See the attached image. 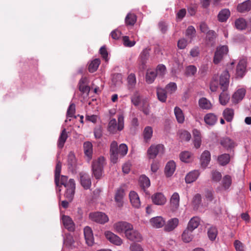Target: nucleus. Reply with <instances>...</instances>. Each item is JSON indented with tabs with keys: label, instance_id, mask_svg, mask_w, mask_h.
I'll list each match as a JSON object with an SVG mask.
<instances>
[{
	"label": "nucleus",
	"instance_id": "nucleus-1",
	"mask_svg": "<svg viewBox=\"0 0 251 251\" xmlns=\"http://www.w3.org/2000/svg\"><path fill=\"white\" fill-rule=\"evenodd\" d=\"M128 151L127 146L122 144L118 147L117 143L114 141L110 145V155L111 162L116 163L118 161L119 157H123L126 154Z\"/></svg>",
	"mask_w": 251,
	"mask_h": 251
},
{
	"label": "nucleus",
	"instance_id": "nucleus-2",
	"mask_svg": "<svg viewBox=\"0 0 251 251\" xmlns=\"http://www.w3.org/2000/svg\"><path fill=\"white\" fill-rule=\"evenodd\" d=\"M105 163L104 158L101 156L92 162V174L96 179H99L101 177Z\"/></svg>",
	"mask_w": 251,
	"mask_h": 251
},
{
	"label": "nucleus",
	"instance_id": "nucleus-3",
	"mask_svg": "<svg viewBox=\"0 0 251 251\" xmlns=\"http://www.w3.org/2000/svg\"><path fill=\"white\" fill-rule=\"evenodd\" d=\"M124 127V117L122 114L119 115L118 117V125L115 119H111L108 126V130L112 134L116 133L117 130L121 131Z\"/></svg>",
	"mask_w": 251,
	"mask_h": 251
},
{
	"label": "nucleus",
	"instance_id": "nucleus-4",
	"mask_svg": "<svg viewBox=\"0 0 251 251\" xmlns=\"http://www.w3.org/2000/svg\"><path fill=\"white\" fill-rule=\"evenodd\" d=\"M164 151V147L162 144L152 145L148 149L147 154L150 159H154L159 153L163 154Z\"/></svg>",
	"mask_w": 251,
	"mask_h": 251
},
{
	"label": "nucleus",
	"instance_id": "nucleus-5",
	"mask_svg": "<svg viewBox=\"0 0 251 251\" xmlns=\"http://www.w3.org/2000/svg\"><path fill=\"white\" fill-rule=\"evenodd\" d=\"M66 191L64 194L65 197L69 201L73 199L75 189V183L74 179H70V182L65 187Z\"/></svg>",
	"mask_w": 251,
	"mask_h": 251
},
{
	"label": "nucleus",
	"instance_id": "nucleus-6",
	"mask_svg": "<svg viewBox=\"0 0 251 251\" xmlns=\"http://www.w3.org/2000/svg\"><path fill=\"white\" fill-rule=\"evenodd\" d=\"M113 227L117 232L124 233L126 235V233L132 228V225L126 221H119L114 225Z\"/></svg>",
	"mask_w": 251,
	"mask_h": 251
},
{
	"label": "nucleus",
	"instance_id": "nucleus-7",
	"mask_svg": "<svg viewBox=\"0 0 251 251\" xmlns=\"http://www.w3.org/2000/svg\"><path fill=\"white\" fill-rule=\"evenodd\" d=\"M150 49L148 48L144 49L141 52L138 61H139V68L141 71H143L146 69V63L150 56Z\"/></svg>",
	"mask_w": 251,
	"mask_h": 251
},
{
	"label": "nucleus",
	"instance_id": "nucleus-8",
	"mask_svg": "<svg viewBox=\"0 0 251 251\" xmlns=\"http://www.w3.org/2000/svg\"><path fill=\"white\" fill-rule=\"evenodd\" d=\"M230 75L227 70L223 72L220 76V85L223 91L227 90L229 83Z\"/></svg>",
	"mask_w": 251,
	"mask_h": 251
},
{
	"label": "nucleus",
	"instance_id": "nucleus-9",
	"mask_svg": "<svg viewBox=\"0 0 251 251\" xmlns=\"http://www.w3.org/2000/svg\"><path fill=\"white\" fill-rule=\"evenodd\" d=\"M228 49L226 46H223L217 49L215 53L213 62L215 64H218L222 59L225 55L228 52Z\"/></svg>",
	"mask_w": 251,
	"mask_h": 251
},
{
	"label": "nucleus",
	"instance_id": "nucleus-10",
	"mask_svg": "<svg viewBox=\"0 0 251 251\" xmlns=\"http://www.w3.org/2000/svg\"><path fill=\"white\" fill-rule=\"evenodd\" d=\"M247 72V61L245 59L240 60L236 67V77L243 78Z\"/></svg>",
	"mask_w": 251,
	"mask_h": 251
},
{
	"label": "nucleus",
	"instance_id": "nucleus-11",
	"mask_svg": "<svg viewBox=\"0 0 251 251\" xmlns=\"http://www.w3.org/2000/svg\"><path fill=\"white\" fill-rule=\"evenodd\" d=\"M125 236L128 240L136 242H141L143 239L141 234L137 230L133 229L132 226V228L126 233Z\"/></svg>",
	"mask_w": 251,
	"mask_h": 251
},
{
	"label": "nucleus",
	"instance_id": "nucleus-12",
	"mask_svg": "<svg viewBox=\"0 0 251 251\" xmlns=\"http://www.w3.org/2000/svg\"><path fill=\"white\" fill-rule=\"evenodd\" d=\"M104 235L108 241L116 246H121L123 244L122 239L120 237L111 231H105Z\"/></svg>",
	"mask_w": 251,
	"mask_h": 251
},
{
	"label": "nucleus",
	"instance_id": "nucleus-13",
	"mask_svg": "<svg viewBox=\"0 0 251 251\" xmlns=\"http://www.w3.org/2000/svg\"><path fill=\"white\" fill-rule=\"evenodd\" d=\"M126 195L125 190L122 188H118L115 192L114 199L118 207H121L123 205V199Z\"/></svg>",
	"mask_w": 251,
	"mask_h": 251
},
{
	"label": "nucleus",
	"instance_id": "nucleus-14",
	"mask_svg": "<svg viewBox=\"0 0 251 251\" xmlns=\"http://www.w3.org/2000/svg\"><path fill=\"white\" fill-rule=\"evenodd\" d=\"M79 175L81 186L86 190L90 189L91 186V179L89 175L84 172H80Z\"/></svg>",
	"mask_w": 251,
	"mask_h": 251
},
{
	"label": "nucleus",
	"instance_id": "nucleus-15",
	"mask_svg": "<svg viewBox=\"0 0 251 251\" xmlns=\"http://www.w3.org/2000/svg\"><path fill=\"white\" fill-rule=\"evenodd\" d=\"M84 235L86 244L88 246H92L94 242V238L92 229L86 226L84 228Z\"/></svg>",
	"mask_w": 251,
	"mask_h": 251
},
{
	"label": "nucleus",
	"instance_id": "nucleus-16",
	"mask_svg": "<svg viewBox=\"0 0 251 251\" xmlns=\"http://www.w3.org/2000/svg\"><path fill=\"white\" fill-rule=\"evenodd\" d=\"M192 205L195 210L202 211L201 208L203 206V204L201 203V197L200 194H197L193 197Z\"/></svg>",
	"mask_w": 251,
	"mask_h": 251
},
{
	"label": "nucleus",
	"instance_id": "nucleus-17",
	"mask_svg": "<svg viewBox=\"0 0 251 251\" xmlns=\"http://www.w3.org/2000/svg\"><path fill=\"white\" fill-rule=\"evenodd\" d=\"M179 205V196L177 193H174L170 199V208L172 211H176Z\"/></svg>",
	"mask_w": 251,
	"mask_h": 251
},
{
	"label": "nucleus",
	"instance_id": "nucleus-18",
	"mask_svg": "<svg viewBox=\"0 0 251 251\" xmlns=\"http://www.w3.org/2000/svg\"><path fill=\"white\" fill-rule=\"evenodd\" d=\"M246 94V90L241 88L237 90L232 95V100L235 103H238L243 100Z\"/></svg>",
	"mask_w": 251,
	"mask_h": 251
},
{
	"label": "nucleus",
	"instance_id": "nucleus-19",
	"mask_svg": "<svg viewBox=\"0 0 251 251\" xmlns=\"http://www.w3.org/2000/svg\"><path fill=\"white\" fill-rule=\"evenodd\" d=\"M130 202L135 208H139L141 203L138 195L135 191H131L129 194Z\"/></svg>",
	"mask_w": 251,
	"mask_h": 251
},
{
	"label": "nucleus",
	"instance_id": "nucleus-20",
	"mask_svg": "<svg viewBox=\"0 0 251 251\" xmlns=\"http://www.w3.org/2000/svg\"><path fill=\"white\" fill-rule=\"evenodd\" d=\"M211 160V154L209 151H204L201 154L200 161L201 165L204 168H206Z\"/></svg>",
	"mask_w": 251,
	"mask_h": 251
},
{
	"label": "nucleus",
	"instance_id": "nucleus-21",
	"mask_svg": "<svg viewBox=\"0 0 251 251\" xmlns=\"http://www.w3.org/2000/svg\"><path fill=\"white\" fill-rule=\"evenodd\" d=\"M152 202L156 205H163L166 202L164 196L161 193H157L153 195L152 197Z\"/></svg>",
	"mask_w": 251,
	"mask_h": 251
},
{
	"label": "nucleus",
	"instance_id": "nucleus-22",
	"mask_svg": "<svg viewBox=\"0 0 251 251\" xmlns=\"http://www.w3.org/2000/svg\"><path fill=\"white\" fill-rule=\"evenodd\" d=\"M237 10L240 13H245L251 10V0H248L238 4Z\"/></svg>",
	"mask_w": 251,
	"mask_h": 251
},
{
	"label": "nucleus",
	"instance_id": "nucleus-23",
	"mask_svg": "<svg viewBox=\"0 0 251 251\" xmlns=\"http://www.w3.org/2000/svg\"><path fill=\"white\" fill-rule=\"evenodd\" d=\"M200 173L198 170H193L185 176V181L187 183H191L195 181L200 176Z\"/></svg>",
	"mask_w": 251,
	"mask_h": 251
},
{
	"label": "nucleus",
	"instance_id": "nucleus-24",
	"mask_svg": "<svg viewBox=\"0 0 251 251\" xmlns=\"http://www.w3.org/2000/svg\"><path fill=\"white\" fill-rule=\"evenodd\" d=\"M176 169V164L174 161L168 162L165 168V174L168 177L171 176L174 174Z\"/></svg>",
	"mask_w": 251,
	"mask_h": 251
},
{
	"label": "nucleus",
	"instance_id": "nucleus-25",
	"mask_svg": "<svg viewBox=\"0 0 251 251\" xmlns=\"http://www.w3.org/2000/svg\"><path fill=\"white\" fill-rule=\"evenodd\" d=\"M68 137L66 130L65 128H64L62 130L57 141V147L58 148L62 149L64 147Z\"/></svg>",
	"mask_w": 251,
	"mask_h": 251
},
{
	"label": "nucleus",
	"instance_id": "nucleus-26",
	"mask_svg": "<svg viewBox=\"0 0 251 251\" xmlns=\"http://www.w3.org/2000/svg\"><path fill=\"white\" fill-rule=\"evenodd\" d=\"M68 165L69 169L72 171L75 170L76 166V160L75 154L71 152L68 156Z\"/></svg>",
	"mask_w": 251,
	"mask_h": 251
},
{
	"label": "nucleus",
	"instance_id": "nucleus-27",
	"mask_svg": "<svg viewBox=\"0 0 251 251\" xmlns=\"http://www.w3.org/2000/svg\"><path fill=\"white\" fill-rule=\"evenodd\" d=\"M89 217L91 220H108L107 215L101 212L90 213Z\"/></svg>",
	"mask_w": 251,
	"mask_h": 251
},
{
	"label": "nucleus",
	"instance_id": "nucleus-28",
	"mask_svg": "<svg viewBox=\"0 0 251 251\" xmlns=\"http://www.w3.org/2000/svg\"><path fill=\"white\" fill-rule=\"evenodd\" d=\"M84 152L89 160L92 158L93 153V145L90 142H86L83 144Z\"/></svg>",
	"mask_w": 251,
	"mask_h": 251
},
{
	"label": "nucleus",
	"instance_id": "nucleus-29",
	"mask_svg": "<svg viewBox=\"0 0 251 251\" xmlns=\"http://www.w3.org/2000/svg\"><path fill=\"white\" fill-rule=\"evenodd\" d=\"M230 15V12L228 9H222L218 14V20L221 22H225L228 19Z\"/></svg>",
	"mask_w": 251,
	"mask_h": 251
},
{
	"label": "nucleus",
	"instance_id": "nucleus-30",
	"mask_svg": "<svg viewBox=\"0 0 251 251\" xmlns=\"http://www.w3.org/2000/svg\"><path fill=\"white\" fill-rule=\"evenodd\" d=\"M178 221H167L166 222L165 221L163 226L164 230L167 231L173 230L178 226Z\"/></svg>",
	"mask_w": 251,
	"mask_h": 251
},
{
	"label": "nucleus",
	"instance_id": "nucleus-31",
	"mask_svg": "<svg viewBox=\"0 0 251 251\" xmlns=\"http://www.w3.org/2000/svg\"><path fill=\"white\" fill-rule=\"evenodd\" d=\"M137 21V17L134 13H129L125 18V23L126 25L133 26Z\"/></svg>",
	"mask_w": 251,
	"mask_h": 251
},
{
	"label": "nucleus",
	"instance_id": "nucleus-32",
	"mask_svg": "<svg viewBox=\"0 0 251 251\" xmlns=\"http://www.w3.org/2000/svg\"><path fill=\"white\" fill-rule=\"evenodd\" d=\"M199 105L203 109H210L212 107L211 102L205 98H201L199 100Z\"/></svg>",
	"mask_w": 251,
	"mask_h": 251
},
{
	"label": "nucleus",
	"instance_id": "nucleus-33",
	"mask_svg": "<svg viewBox=\"0 0 251 251\" xmlns=\"http://www.w3.org/2000/svg\"><path fill=\"white\" fill-rule=\"evenodd\" d=\"M139 182L141 188L144 191L145 189L149 187L151 184L149 178L145 175H142L140 177Z\"/></svg>",
	"mask_w": 251,
	"mask_h": 251
},
{
	"label": "nucleus",
	"instance_id": "nucleus-34",
	"mask_svg": "<svg viewBox=\"0 0 251 251\" xmlns=\"http://www.w3.org/2000/svg\"><path fill=\"white\" fill-rule=\"evenodd\" d=\"M156 76V72L154 70H148L146 75V81L148 84H151L154 81Z\"/></svg>",
	"mask_w": 251,
	"mask_h": 251
},
{
	"label": "nucleus",
	"instance_id": "nucleus-35",
	"mask_svg": "<svg viewBox=\"0 0 251 251\" xmlns=\"http://www.w3.org/2000/svg\"><path fill=\"white\" fill-rule=\"evenodd\" d=\"M61 171V163L58 161L56 163L54 175V181L57 186H59V177Z\"/></svg>",
	"mask_w": 251,
	"mask_h": 251
},
{
	"label": "nucleus",
	"instance_id": "nucleus-36",
	"mask_svg": "<svg viewBox=\"0 0 251 251\" xmlns=\"http://www.w3.org/2000/svg\"><path fill=\"white\" fill-rule=\"evenodd\" d=\"M86 78H81L78 83L79 90L83 93H89L90 88L86 84Z\"/></svg>",
	"mask_w": 251,
	"mask_h": 251
},
{
	"label": "nucleus",
	"instance_id": "nucleus-37",
	"mask_svg": "<svg viewBox=\"0 0 251 251\" xmlns=\"http://www.w3.org/2000/svg\"><path fill=\"white\" fill-rule=\"evenodd\" d=\"M204 120L206 124L213 126L216 123L217 119L214 114L208 113L204 116Z\"/></svg>",
	"mask_w": 251,
	"mask_h": 251
},
{
	"label": "nucleus",
	"instance_id": "nucleus-38",
	"mask_svg": "<svg viewBox=\"0 0 251 251\" xmlns=\"http://www.w3.org/2000/svg\"><path fill=\"white\" fill-rule=\"evenodd\" d=\"M174 113L177 122L180 124L183 123L184 121V116L182 110L178 107H176Z\"/></svg>",
	"mask_w": 251,
	"mask_h": 251
},
{
	"label": "nucleus",
	"instance_id": "nucleus-39",
	"mask_svg": "<svg viewBox=\"0 0 251 251\" xmlns=\"http://www.w3.org/2000/svg\"><path fill=\"white\" fill-rule=\"evenodd\" d=\"M181 238L184 242L189 243L193 238L192 231L186 229L181 235Z\"/></svg>",
	"mask_w": 251,
	"mask_h": 251
},
{
	"label": "nucleus",
	"instance_id": "nucleus-40",
	"mask_svg": "<svg viewBox=\"0 0 251 251\" xmlns=\"http://www.w3.org/2000/svg\"><path fill=\"white\" fill-rule=\"evenodd\" d=\"M100 63V60L99 58H96L92 60L88 66L89 72L90 73H94L96 72L97 70Z\"/></svg>",
	"mask_w": 251,
	"mask_h": 251
},
{
	"label": "nucleus",
	"instance_id": "nucleus-41",
	"mask_svg": "<svg viewBox=\"0 0 251 251\" xmlns=\"http://www.w3.org/2000/svg\"><path fill=\"white\" fill-rule=\"evenodd\" d=\"M157 96L158 100L161 102H165L167 99V93L165 89L157 88L156 90Z\"/></svg>",
	"mask_w": 251,
	"mask_h": 251
},
{
	"label": "nucleus",
	"instance_id": "nucleus-42",
	"mask_svg": "<svg viewBox=\"0 0 251 251\" xmlns=\"http://www.w3.org/2000/svg\"><path fill=\"white\" fill-rule=\"evenodd\" d=\"M223 115L227 122H231L234 116V110L231 108H227L223 111Z\"/></svg>",
	"mask_w": 251,
	"mask_h": 251
},
{
	"label": "nucleus",
	"instance_id": "nucleus-43",
	"mask_svg": "<svg viewBox=\"0 0 251 251\" xmlns=\"http://www.w3.org/2000/svg\"><path fill=\"white\" fill-rule=\"evenodd\" d=\"M218 161L221 165H226L230 161V155L227 153L223 154L218 157Z\"/></svg>",
	"mask_w": 251,
	"mask_h": 251
},
{
	"label": "nucleus",
	"instance_id": "nucleus-44",
	"mask_svg": "<svg viewBox=\"0 0 251 251\" xmlns=\"http://www.w3.org/2000/svg\"><path fill=\"white\" fill-rule=\"evenodd\" d=\"M235 25L237 29L242 30L246 28L247 24L244 19L239 18L235 21Z\"/></svg>",
	"mask_w": 251,
	"mask_h": 251
},
{
	"label": "nucleus",
	"instance_id": "nucleus-45",
	"mask_svg": "<svg viewBox=\"0 0 251 251\" xmlns=\"http://www.w3.org/2000/svg\"><path fill=\"white\" fill-rule=\"evenodd\" d=\"M226 91H223L219 96L220 103L223 105H226L230 99L229 96Z\"/></svg>",
	"mask_w": 251,
	"mask_h": 251
},
{
	"label": "nucleus",
	"instance_id": "nucleus-46",
	"mask_svg": "<svg viewBox=\"0 0 251 251\" xmlns=\"http://www.w3.org/2000/svg\"><path fill=\"white\" fill-rule=\"evenodd\" d=\"M153 130L151 126H147L143 131L144 138L146 142H148L152 136Z\"/></svg>",
	"mask_w": 251,
	"mask_h": 251
},
{
	"label": "nucleus",
	"instance_id": "nucleus-47",
	"mask_svg": "<svg viewBox=\"0 0 251 251\" xmlns=\"http://www.w3.org/2000/svg\"><path fill=\"white\" fill-rule=\"evenodd\" d=\"M128 87L129 89H133L136 83L135 75L133 73L129 74L127 78Z\"/></svg>",
	"mask_w": 251,
	"mask_h": 251
},
{
	"label": "nucleus",
	"instance_id": "nucleus-48",
	"mask_svg": "<svg viewBox=\"0 0 251 251\" xmlns=\"http://www.w3.org/2000/svg\"><path fill=\"white\" fill-rule=\"evenodd\" d=\"M218 234V230L215 226H211L207 231V235L209 239L211 241H214L216 239Z\"/></svg>",
	"mask_w": 251,
	"mask_h": 251
},
{
	"label": "nucleus",
	"instance_id": "nucleus-49",
	"mask_svg": "<svg viewBox=\"0 0 251 251\" xmlns=\"http://www.w3.org/2000/svg\"><path fill=\"white\" fill-rule=\"evenodd\" d=\"M216 37V34L213 30H209L206 33V40L207 44L213 45L214 40Z\"/></svg>",
	"mask_w": 251,
	"mask_h": 251
},
{
	"label": "nucleus",
	"instance_id": "nucleus-50",
	"mask_svg": "<svg viewBox=\"0 0 251 251\" xmlns=\"http://www.w3.org/2000/svg\"><path fill=\"white\" fill-rule=\"evenodd\" d=\"M221 144L225 148L227 149H231L235 146L234 142L228 137L223 139L221 141Z\"/></svg>",
	"mask_w": 251,
	"mask_h": 251
},
{
	"label": "nucleus",
	"instance_id": "nucleus-51",
	"mask_svg": "<svg viewBox=\"0 0 251 251\" xmlns=\"http://www.w3.org/2000/svg\"><path fill=\"white\" fill-rule=\"evenodd\" d=\"M197 72V68L194 65H189L185 69V74L187 76H194Z\"/></svg>",
	"mask_w": 251,
	"mask_h": 251
},
{
	"label": "nucleus",
	"instance_id": "nucleus-52",
	"mask_svg": "<svg viewBox=\"0 0 251 251\" xmlns=\"http://www.w3.org/2000/svg\"><path fill=\"white\" fill-rule=\"evenodd\" d=\"M192 154L188 151L182 152L179 155L180 160L186 163L189 162L191 159Z\"/></svg>",
	"mask_w": 251,
	"mask_h": 251
},
{
	"label": "nucleus",
	"instance_id": "nucleus-53",
	"mask_svg": "<svg viewBox=\"0 0 251 251\" xmlns=\"http://www.w3.org/2000/svg\"><path fill=\"white\" fill-rule=\"evenodd\" d=\"M131 102L135 106H138L141 100L140 95L139 92L137 91H136L134 92L131 98Z\"/></svg>",
	"mask_w": 251,
	"mask_h": 251
},
{
	"label": "nucleus",
	"instance_id": "nucleus-54",
	"mask_svg": "<svg viewBox=\"0 0 251 251\" xmlns=\"http://www.w3.org/2000/svg\"><path fill=\"white\" fill-rule=\"evenodd\" d=\"M232 179L231 177L229 175L224 176L223 178L222 183L223 186L225 189H228L231 184Z\"/></svg>",
	"mask_w": 251,
	"mask_h": 251
},
{
	"label": "nucleus",
	"instance_id": "nucleus-55",
	"mask_svg": "<svg viewBox=\"0 0 251 251\" xmlns=\"http://www.w3.org/2000/svg\"><path fill=\"white\" fill-rule=\"evenodd\" d=\"M64 227L70 231H73L75 229V225L73 221H63Z\"/></svg>",
	"mask_w": 251,
	"mask_h": 251
},
{
	"label": "nucleus",
	"instance_id": "nucleus-56",
	"mask_svg": "<svg viewBox=\"0 0 251 251\" xmlns=\"http://www.w3.org/2000/svg\"><path fill=\"white\" fill-rule=\"evenodd\" d=\"M196 30L195 27L192 25L188 27L186 31V36L190 39H192L196 34Z\"/></svg>",
	"mask_w": 251,
	"mask_h": 251
},
{
	"label": "nucleus",
	"instance_id": "nucleus-57",
	"mask_svg": "<svg viewBox=\"0 0 251 251\" xmlns=\"http://www.w3.org/2000/svg\"><path fill=\"white\" fill-rule=\"evenodd\" d=\"M199 224V221H189L186 229L193 232L195 229L198 227Z\"/></svg>",
	"mask_w": 251,
	"mask_h": 251
},
{
	"label": "nucleus",
	"instance_id": "nucleus-58",
	"mask_svg": "<svg viewBox=\"0 0 251 251\" xmlns=\"http://www.w3.org/2000/svg\"><path fill=\"white\" fill-rule=\"evenodd\" d=\"M123 43L125 46L131 47L135 45V41H130L128 36H125L123 37Z\"/></svg>",
	"mask_w": 251,
	"mask_h": 251
},
{
	"label": "nucleus",
	"instance_id": "nucleus-59",
	"mask_svg": "<svg viewBox=\"0 0 251 251\" xmlns=\"http://www.w3.org/2000/svg\"><path fill=\"white\" fill-rule=\"evenodd\" d=\"M154 71L156 72V75L158 74V75L163 76L166 73V68L165 65L159 64L157 66L156 70Z\"/></svg>",
	"mask_w": 251,
	"mask_h": 251
},
{
	"label": "nucleus",
	"instance_id": "nucleus-60",
	"mask_svg": "<svg viewBox=\"0 0 251 251\" xmlns=\"http://www.w3.org/2000/svg\"><path fill=\"white\" fill-rule=\"evenodd\" d=\"M129 251H144L141 245L136 243H132L129 247Z\"/></svg>",
	"mask_w": 251,
	"mask_h": 251
},
{
	"label": "nucleus",
	"instance_id": "nucleus-61",
	"mask_svg": "<svg viewBox=\"0 0 251 251\" xmlns=\"http://www.w3.org/2000/svg\"><path fill=\"white\" fill-rule=\"evenodd\" d=\"M211 176L212 180L216 182L219 181L222 178L221 174L217 171H213L211 172Z\"/></svg>",
	"mask_w": 251,
	"mask_h": 251
},
{
	"label": "nucleus",
	"instance_id": "nucleus-62",
	"mask_svg": "<svg viewBox=\"0 0 251 251\" xmlns=\"http://www.w3.org/2000/svg\"><path fill=\"white\" fill-rule=\"evenodd\" d=\"M191 138V134L187 131L184 130L181 132L180 134V138L182 140L188 141Z\"/></svg>",
	"mask_w": 251,
	"mask_h": 251
},
{
	"label": "nucleus",
	"instance_id": "nucleus-63",
	"mask_svg": "<svg viewBox=\"0 0 251 251\" xmlns=\"http://www.w3.org/2000/svg\"><path fill=\"white\" fill-rule=\"evenodd\" d=\"M75 112V106L74 103H71L67 110V116L69 117H73Z\"/></svg>",
	"mask_w": 251,
	"mask_h": 251
},
{
	"label": "nucleus",
	"instance_id": "nucleus-64",
	"mask_svg": "<svg viewBox=\"0 0 251 251\" xmlns=\"http://www.w3.org/2000/svg\"><path fill=\"white\" fill-rule=\"evenodd\" d=\"M150 224L155 228H160L164 226L165 221H150Z\"/></svg>",
	"mask_w": 251,
	"mask_h": 251
}]
</instances>
